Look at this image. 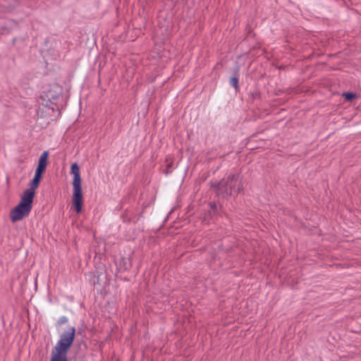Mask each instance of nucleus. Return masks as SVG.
I'll list each match as a JSON object with an SVG mask.
<instances>
[{
  "label": "nucleus",
  "instance_id": "obj_3",
  "mask_svg": "<svg viewBox=\"0 0 361 361\" xmlns=\"http://www.w3.org/2000/svg\"><path fill=\"white\" fill-rule=\"evenodd\" d=\"M71 173L73 174V194L72 201L75 212L78 214H79L82 212V209L83 197L81 186L82 180L80 174V168L76 163H74L71 165Z\"/></svg>",
  "mask_w": 361,
  "mask_h": 361
},
{
  "label": "nucleus",
  "instance_id": "obj_11",
  "mask_svg": "<svg viewBox=\"0 0 361 361\" xmlns=\"http://www.w3.org/2000/svg\"><path fill=\"white\" fill-rule=\"evenodd\" d=\"M66 321H67L66 317H62L60 319V323H63V322H66Z\"/></svg>",
  "mask_w": 361,
  "mask_h": 361
},
{
  "label": "nucleus",
  "instance_id": "obj_2",
  "mask_svg": "<svg viewBox=\"0 0 361 361\" xmlns=\"http://www.w3.org/2000/svg\"><path fill=\"white\" fill-rule=\"evenodd\" d=\"M49 152L44 151L40 156L33 179L30 183V188L24 191V216H27L32 209L35 190L38 188L43 173L48 164Z\"/></svg>",
  "mask_w": 361,
  "mask_h": 361
},
{
  "label": "nucleus",
  "instance_id": "obj_5",
  "mask_svg": "<svg viewBox=\"0 0 361 361\" xmlns=\"http://www.w3.org/2000/svg\"><path fill=\"white\" fill-rule=\"evenodd\" d=\"M242 186L235 175H230L227 179L222 180L217 188V193L223 197L232 195L233 191L240 192Z\"/></svg>",
  "mask_w": 361,
  "mask_h": 361
},
{
  "label": "nucleus",
  "instance_id": "obj_4",
  "mask_svg": "<svg viewBox=\"0 0 361 361\" xmlns=\"http://www.w3.org/2000/svg\"><path fill=\"white\" fill-rule=\"evenodd\" d=\"M75 334V329L69 326L68 329L60 336V339L52 349V352L67 355L68 350L71 347Z\"/></svg>",
  "mask_w": 361,
  "mask_h": 361
},
{
  "label": "nucleus",
  "instance_id": "obj_7",
  "mask_svg": "<svg viewBox=\"0 0 361 361\" xmlns=\"http://www.w3.org/2000/svg\"><path fill=\"white\" fill-rule=\"evenodd\" d=\"M15 26L16 24L12 20H6L5 22V25H2V23H0V34H4L9 32Z\"/></svg>",
  "mask_w": 361,
  "mask_h": 361
},
{
  "label": "nucleus",
  "instance_id": "obj_8",
  "mask_svg": "<svg viewBox=\"0 0 361 361\" xmlns=\"http://www.w3.org/2000/svg\"><path fill=\"white\" fill-rule=\"evenodd\" d=\"M50 361H67V355L51 351V357Z\"/></svg>",
  "mask_w": 361,
  "mask_h": 361
},
{
  "label": "nucleus",
  "instance_id": "obj_10",
  "mask_svg": "<svg viewBox=\"0 0 361 361\" xmlns=\"http://www.w3.org/2000/svg\"><path fill=\"white\" fill-rule=\"evenodd\" d=\"M230 84L235 87V90L238 87V80L235 77H233L230 80Z\"/></svg>",
  "mask_w": 361,
  "mask_h": 361
},
{
  "label": "nucleus",
  "instance_id": "obj_6",
  "mask_svg": "<svg viewBox=\"0 0 361 361\" xmlns=\"http://www.w3.org/2000/svg\"><path fill=\"white\" fill-rule=\"evenodd\" d=\"M10 218L12 222H16L23 219V200L11 211Z\"/></svg>",
  "mask_w": 361,
  "mask_h": 361
},
{
  "label": "nucleus",
  "instance_id": "obj_9",
  "mask_svg": "<svg viewBox=\"0 0 361 361\" xmlns=\"http://www.w3.org/2000/svg\"><path fill=\"white\" fill-rule=\"evenodd\" d=\"M342 96L348 101H351L352 99L357 97L356 94L353 92H343Z\"/></svg>",
  "mask_w": 361,
  "mask_h": 361
},
{
  "label": "nucleus",
  "instance_id": "obj_1",
  "mask_svg": "<svg viewBox=\"0 0 361 361\" xmlns=\"http://www.w3.org/2000/svg\"><path fill=\"white\" fill-rule=\"evenodd\" d=\"M63 93V88L58 84H52L44 88L41 95V106L38 115L42 118L54 120L59 114L56 103Z\"/></svg>",
  "mask_w": 361,
  "mask_h": 361
}]
</instances>
